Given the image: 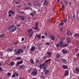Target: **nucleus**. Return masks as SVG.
I'll return each mask as SVG.
<instances>
[{
	"label": "nucleus",
	"mask_w": 79,
	"mask_h": 79,
	"mask_svg": "<svg viewBox=\"0 0 79 79\" xmlns=\"http://www.w3.org/2000/svg\"><path fill=\"white\" fill-rule=\"evenodd\" d=\"M45 63H44L43 64H42V66H45Z\"/></svg>",
	"instance_id": "61"
},
{
	"label": "nucleus",
	"mask_w": 79,
	"mask_h": 79,
	"mask_svg": "<svg viewBox=\"0 0 79 79\" xmlns=\"http://www.w3.org/2000/svg\"><path fill=\"white\" fill-rule=\"evenodd\" d=\"M35 50V48L34 46H32L31 47L30 50L31 52H33L34 50Z\"/></svg>",
	"instance_id": "12"
},
{
	"label": "nucleus",
	"mask_w": 79,
	"mask_h": 79,
	"mask_svg": "<svg viewBox=\"0 0 79 79\" xmlns=\"http://www.w3.org/2000/svg\"><path fill=\"white\" fill-rule=\"evenodd\" d=\"M9 30H10V32H14L16 30V27H15V25H12L9 27Z\"/></svg>",
	"instance_id": "2"
},
{
	"label": "nucleus",
	"mask_w": 79,
	"mask_h": 79,
	"mask_svg": "<svg viewBox=\"0 0 79 79\" xmlns=\"http://www.w3.org/2000/svg\"><path fill=\"white\" fill-rule=\"evenodd\" d=\"M73 18L75 20L76 19V15H73Z\"/></svg>",
	"instance_id": "36"
},
{
	"label": "nucleus",
	"mask_w": 79,
	"mask_h": 79,
	"mask_svg": "<svg viewBox=\"0 0 79 79\" xmlns=\"http://www.w3.org/2000/svg\"><path fill=\"white\" fill-rule=\"evenodd\" d=\"M43 5H44V6H46L48 5V2L47 1L44 0V3H43Z\"/></svg>",
	"instance_id": "10"
},
{
	"label": "nucleus",
	"mask_w": 79,
	"mask_h": 79,
	"mask_svg": "<svg viewBox=\"0 0 79 79\" xmlns=\"http://www.w3.org/2000/svg\"><path fill=\"white\" fill-rule=\"evenodd\" d=\"M60 4L61 5H64V4L63 3V2H60Z\"/></svg>",
	"instance_id": "56"
},
{
	"label": "nucleus",
	"mask_w": 79,
	"mask_h": 79,
	"mask_svg": "<svg viewBox=\"0 0 79 79\" xmlns=\"http://www.w3.org/2000/svg\"><path fill=\"white\" fill-rule=\"evenodd\" d=\"M19 43V41H18L14 43L13 45H17Z\"/></svg>",
	"instance_id": "29"
},
{
	"label": "nucleus",
	"mask_w": 79,
	"mask_h": 79,
	"mask_svg": "<svg viewBox=\"0 0 79 79\" xmlns=\"http://www.w3.org/2000/svg\"><path fill=\"white\" fill-rule=\"evenodd\" d=\"M59 46L60 44H59V43H57L56 45V47H59Z\"/></svg>",
	"instance_id": "47"
},
{
	"label": "nucleus",
	"mask_w": 79,
	"mask_h": 79,
	"mask_svg": "<svg viewBox=\"0 0 79 79\" xmlns=\"http://www.w3.org/2000/svg\"><path fill=\"white\" fill-rule=\"evenodd\" d=\"M65 22H67V20L66 19H65L64 21V23Z\"/></svg>",
	"instance_id": "58"
},
{
	"label": "nucleus",
	"mask_w": 79,
	"mask_h": 79,
	"mask_svg": "<svg viewBox=\"0 0 79 79\" xmlns=\"http://www.w3.org/2000/svg\"><path fill=\"white\" fill-rule=\"evenodd\" d=\"M26 66L25 65H22L21 66H20L19 68L20 69H24V68H25V67Z\"/></svg>",
	"instance_id": "15"
},
{
	"label": "nucleus",
	"mask_w": 79,
	"mask_h": 79,
	"mask_svg": "<svg viewBox=\"0 0 79 79\" xmlns=\"http://www.w3.org/2000/svg\"><path fill=\"white\" fill-rule=\"evenodd\" d=\"M56 57L57 58H58L60 57V54H57L56 55Z\"/></svg>",
	"instance_id": "33"
},
{
	"label": "nucleus",
	"mask_w": 79,
	"mask_h": 79,
	"mask_svg": "<svg viewBox=\"0 0 79 79\" xmlns=\"http://www.w3.org/2000/svg\"><path fill=\"white\" fill-rule=\"evenodd\" d=\"M19 13H21V14H22V15H25V13H24V11H19Z\"/></svg>",
	"instance_id": "28"
},
{
	"label": "nucleus",
	"mask_w": 79,
	"mask_h": 79,
	"mask_svg": "<svg viewBox=\"0 0 79 79\" xmlns=\"http://www.w3.org/2000/svg\"><path fill=\"white\" fill-rule=\"evenodd\" d=\"M8 51H9V52H12V51H13V49H8Z\"/></svg>",
	"instance_id": "40"
},
{
	"label": "nucleus",
	"mask_w": 79,
	"mask_h": 79,
	"mask_svg": "<svg viewBox=\"0 0 79 79\" xmlns=\"http://www.w3.org/2000/svg\"><path fill=\"white\" fill-rule=\"evenodd\" d=\"M14 52L16 54V55H18V54H21L22 53H23L24 52L23 50L22 49H19L18 50L15 49L14 51Z\"/></svg>",
	"instance_id": "1"
},
{
	"label": "nucleus",
	"mask_w": 79,
	"mask_h": 79,
	"mask_svg": "<svg viewBox=\"0 0 79 79\" xmlns=\"http://www.w3.org/2000/svg\"><path fill=\"white\" fill-rule=\"evenodd\" d=\"M48 21L51 23H52V19H49L48 20Z\"/></svg>",
	"instance_id": "45"
},
{
	"label": "nucleus",
	"mask_w": 79,
	"mask_h": 79,
	"mask_svg": "<svg viewBox=\"0 0 79 79\" xmlns=\"http://www.w3.org/2000/svg\"><path fill=\"white\" fill-rule=\"evenodd\" d=\"M59 26H63V25H64V23H63L62 22L60 23H59Z\"/></svg>",
	"instance_id": "35"
},
{
	"label": "nucleus",
	"mask_w": 79,
	"mask_h": 79,
	"mask_svg": "<svg viewBox=\"0 0 79 79\" xmlns=\"http://www.w3.org/2000/svg\"><path fill=\"white\" fill-rule=\"evenodd\" d=\"M41 37L42 39H44V35L42 36Z\"/></svg>",
	"instance_id": "64"
},
{
	"label": "nucleus",
	"mask_w": 79,
	"mask_h": 79,
	"mask_svg": "<svg viewBox=\"0 0 79 79\" xmlns=\"http://www.w3.org/2000/svg\"><path fill=\"white\" fill-rule=\"evenodd\" d=\"M45 34L46 37H47V36H48V33H47L45 32Z\"/></svg>",
	"instance_id": "57"
},
{
	"label": "nucleus",
	"mask_w": 79,
	"mask_h": 79,
	"mask_svg": "<svg viewBox=\"0 0 79 79\" xmlns=\"http://www.w3.org/2000/svg\"><path fill=\"white\" fill-rule=\"evenodd\" d=\"M43 58V60H46V59H47V57L45 56H44Z\"/></svg>",
	"instance_id": "52"
},
{
	"label": "nucleus",
	"mask_w": 79,
	"mask_h": 79,
	"mask_svg": "<svg viewBox=\"0 0 79 79\" xmlns=\"http://www.w3.org/2000/svg\"><path fill=\"white\" fill-rule=\"evenodd\" d=\"M24 38H22L21 41H24Z\"/></svg>",
	"instance_id": "59"
},
{
	"label": "nucleus",
	"mask_w": 79,
	"mask_h": 79,
	"mask_svg": "<svg viewBox=\"0 0 79 79\" xmlns=\"http://www.w3.org/2000/svg\"><path fill=\"white\" fill-rule=\"evenodd\" d=\"M59 30L60 32H62V31H63V28H59Z\"/></svg>",
	"instance_id": "43"
},
{
	"label": "nucleus",
	"mask_w": 79,
	"mask_h": 79,
	"mask_svg": "<svg viewBox=\"0 0 79 79\" xmlns=\"http://www.w3.org/2000/svg\"><path fill=\"white\" fill-rule=\"evenodd\" d=\"M19 1H18V2L15 3V4H16V5L19 4Z\"/></svg>",
	"instance_id": "55"
},
{
	"label": "nucleus",
	"mask_w": 79,
	"mask_h": 79,
	"mask_svg": "<svg viewBox=\"0 0 79 79\" xmlns=\"http://www.w3.org/2000/svg\"><path fill=\"white\" fill-rule=\"evenodd\" d=\"M51 39L52 40H55V37L53 35H51Z\"/></svg>",
	"instance_id": "17"
},
{
	"label": "nucleus",
	"mask_w": 79,
	"mask_h": 79,
	"mask_svg": "<svg viewBox=\"0 0 79 79\" xmlns=\"http://www.w3.org/2000/svg\"><path fill=\"white\" fill-rule=\"evenodd\" d=\"M11 74L10 73H7V75H8V76H11Z\"/></svg>",
	"instance_id": "54"
},
{
	"label": "nucleus",
	"mask_w": 79,
	"mask_h": 79,
	"mask_svg": "<svg viewBox=\"0 0 79 79\" xmlns=\"http://www.w3.org/2000/svg\"><path fill=\"white\" fill-rule=\"evenodd\" d=\"M30 61L33 64H35V63H34V60L33 59H31L30 60Z\"/></svg>",
	"instance_id": "23"
},
{
	"label": "nucleus",
	"mask_w": 79,
	"mask_h": 79,
	"mask_svg": "<svg viewBox=\"0 0 79 79\" xmlns=\"http://www.w3.org/2000/svg\"><path fill=\"white\" fill-rule=\"evenodd\" d=\"M64 3L65 4V5L66 6H68V3L67 1L64 0Z\"/></svg>",
	"instance_id": "22"
},
{
	"label": "nucleus",
	"mask_w": 79,
	"mask_h": 79,
	"mask_svg": "<svg viewBox=\"0 0 79 79\" xmlns=\"http://www.w3.org/2000/svg\"><path fill=\"white\" fill-rule=\"evenodd\" d=\"M22 58L20 57H17L16 58V60H22Z\"/></svg>",
	"instance_id": "25"
},
{
	"label": "nucleus",
	"mask_w": 79,
	"mask_h": 79,
	"mask_svg": "<svg viewBox=\"0 0 79 79\" xmlns=\"http://www.w3.org/2000/svg\"><path fill=\"white\" fill-rule=\"evenodd\" d=\"M15 74H16V76H18V73H16Z\"/></svg>",
	"instance_id": "63"
},
{
	"label": "nucleus",
	"mask_w": 79,
	"mask_h": 79,
	"mask_svg": "<svg viewBox=\"0 0 79 79\" xmlns=\"http://www.w3.org/2000/svg\"><path fill=\"white\" fill-rule=\"evenodd\" d=\"M67 43L68 44H69L70 43H71V40L69 39V38H67Z\"/></svg>",
	"instance_id": "16"
},
{
	"label": "nucleus",
	"mask_w": 79,
	"mask_h": 79,
	"mask_svg": "<svg viewBox=\"0 0 79 79\" xmlns=\"http://www.w3.org/2000/svg\"><path fill=\"white\" fill-rule=\"evenodd\" d=\"M37 73H38V71L37 69H34L31 73V74L32 76H36V75H37Z\"/></svg>",
	"instance_id": "3"
},
{
	"label": "nucleus",
	"mask_w": 79,
	"mask_h": 79,
	"mask_svg": "<svg viewBox=\"0 0 79 79\" xmlns=\"http://www.w3.org/2000/svg\"><path fill=\"white\" fill-rule=\"evenodd\" d=\"M51 59H48L47 60H46L45 62V63H47V62H48V61H49L51 60Z\"/></svg>",
	"instance_id": "49"
},
{
	"label": "nucleus",
	"mask_w": 79,
	"mask_h": 79,
	"mask_svg": "<svg viewBox=\"0 0 79 79\" xmlns=\"http://www.w3.org/2000/svg\"><path fill=\"white\" fill-rule=\"evenodd\" d=\"M19 16L20 18H21V19H20L21 21H24V20L25 19V18L24 16L21 15H19Z\"/></svg>",
	"instance_id": "8"
},
{
	"label": "nucleus",
	"mask_w": 79,
	"mask_h": 79,
	"mask_svg": "<svg viewBox=\"0 0 79 79\" xmlns=\"http://www.w3.org/2000/svg\"><path fill=\"white\" fill-rule=\"evenodd\" d=\"M34 34V32L32 31L31 32L29 33L28 34V36L29 37H31Z\"/></svg>",
	"instance_id": "5"
},
{
	"label": "nucleus",
	"mask_w": 79,
	"mask_h": 79,
	"mask_svg": "<svg viewBox=\"0 0 79 79\" xmlns=\"http://www.w3.org/2000/svg\"><path fill=\"white\" fill-rule=\"evenodd\" d=\"M74 36L75 37H79V33L75 34Z\"/></svg>",
	"instance_id": "20"
},
{
	"label": "nucleus",
	"mask_w": 79,
	"mask_h": 79,
	"mask_svg": "<svg viewBox=\"0 0 79 79\" xmlns=\"http://www.w3.org/2000/svg\"><path fill=\"white\" fill-rule=\"evenodd\" d=\"M38 26H39V23L38 22H36L35 23V27L34 28V29H35V30H37L38 29Z\"/></svg>",
	"instance_id": "4"
},
{
	"label": "nucleus",
	"mask_w": 79,
	"mask_h": 79,
	"mask_svg": "<svg viewBox=\"0 0 79 79\" xmlns=\"http://www.w3.org/2000/svg\"><path fill=\"white\" fill-rule=\"evenodd\" d=\"M40 69H42V64H40Z\"/></svg>",
	"instance_id": "39"
},
{
	"label": "nucleus",
	"mask_w": 79,
	"mask_h": 79,
	"mask_svg": "<svg viewBox=\"0 0 79 79\" xmlns=\"http://www.w3.org/2000/svg\"><path fill=\"white\" fill-rule=\"evenodd\" d=\"M1 37H3L4 36H5V34H2L0 35Z\"/></svg>",
	"instance_id": "42"
},
{
	"label": "nucleus",
	"mask_w": 79,
	"mask_h": 79,
	"mask_svg": "<svg viewBox=\"0 0 79 79\" xmlns=\"http://www.w3.org/2000/svg\"><path fill=\"white\" fill-rule=\"evenodd\" d=\"M29 15H31V16H32V17H33V16H34L32 12L31 14H30Z\"/></svg>",
	"instance_id": "41"
},
{
	"label": "nucleus",
	"mask_w": 79,
	"mask_h": 79,
	"mask_svg": "<svg viewBox=\"0 0 79 79\" xmlns=\"http://www.w3.org/2000/svg\"><path fill=\"white\" fill-rule=\"evenodd\" d=\"M60 44L61 47H62L63 46V41H61L60 42Z\"/></svg>",
	"instance_id": "27"
},
{
	"label": "nucleus",
	"mask_w": 79,
	"mask_h": 79,
	"mask_svg": "<svg viewBox=\"0 0 79 79\" xmlns=\"http://www.w3.org/2000/svg\"><path fill=\"white\" fill-rule=\"evenodd\" d=\"M8 13H11V14H15V13L14 12H13V11H12L11 10H9Z\"/></svg>",
	"instance_id": "21"
},
{
	"label": "nucleus",
	"mask_w": 79,
	"mask_h": 79,
	"mask_svg": "<svg viewBox=\"0 0 79 79\" xmlns=\"http://www.w3.org/2000/svg\"><path fill=\"white\" fill-rule=\"evenodd\" d=\"M37 6H39V7H40V6H41V4L38 3L37 5Z\"/></svg>",
	"instance_id": "37"
},
{
	"label": "nucleus",
	"mask_w": 79,
	"mask_h": 79,
	"mask_svg": "<svg viewBox=\"0 0 79 79\" xmlns=\"http://www.w3.org/2000/svg\"><path fill=\"white\" fill-rule=\"evenodd\" d=\"M43 69L44 70H46V69H47V68L46 67L43 66Z\"/></svg>",
	"instance_id": "38"
},
{
	"label": "nucleus",
	"mask_w": 79,
	"mask_h": 79,
	"mask_svg": "<svg viewBox=\"0 0 79 79\" xmlns=\"http://www.w3.org/2000/svg\"><path fill=\"white\" fill-rule=\"evenodd\" d=\"M62 51L63 53H64V54H66L68 53V51H66L64 50V49H62Z\"/></svg>",
	"instance_id": "18"
},
{
	"label": "nucleus",
	"mask_w": 79,
	"mask_h": 79,
	"mask_svg": "<svg viewBox=\"0 0 79 79\" xmlns=\"http://www.w3.org/2000/svg\"><path fill=\"white\" fill-rule=\"evenodd\" d=\"M15 76H16V74H13L12 76V77H15Z\"/></svg>",
	"instance_id": "46"
},
{
	"label": "nucleus",
	"mask_w": 79,
	"mask_h": 79,
	"mask_svg": "<svg viewBox=\"0 0 79 79\" xmlns=\"http://www.w3.org/2000/svg\"><path fill=\"white\" fill-rule=\"evenodd\" d=\"M69 74V72H68V71L67 70H66L65 71L64 74L65 76H68Z\"/></svg>",
	"instance_id": "14"
},
{
	"label": "nucleus",
	"mask_w": 79,
	"mask_h": 79,
	"mask_svg": "<svg viewBox=\"0 0 79 79\" xmlns=\"http://www.w3.org/2000/svg\"><path fill=\"white\" fill-rule=\"evenodd\" d=\"M27 5H29V6H31V3L30 2H28L27 3Z\"/></svg>",
	"instance_id": "50"
},
{
	"label": "nucleus",
	"mask_w": 79,
	"mask_h": 79,
	"mask_svg": "<svg viewBox=\"0 0 79 79\" xmlns=\"http://www.w3.org/2000/svg\"><path fill=\"white\" fill-rule=\"evenodd\" d=\"M45 45H50V43L49 42L48 43H46L45 44Z\"/></svg>",
	"instance_id": "53"
},
{
	"label": "nucleus",
	"mask_w": 79,
	"mask_h": 79,
	"mask_svg": "<svg viewBox=\"0 0 79 79\" xmlns=\"http://www.w3.org/2000/svg\"><path fill=\"white\" fill-rule=\"evenodd\" d=\"M62 68L64 69H66L68 68V67L67 65H63L62 66Z\"/></svg>",
	"instance_id": "7"
},
{
	"label": "nucleus",
	"mask_w": 79,
	"mask_h": 79,
	"mask_svg": "<svg viewBox=\"0 0 79 79\" xmlns=\"http://www.w3.org/2000/svg\"><path fill=\"white\" fill-rule=\"evenodd\" d=\"M37 37L39 39H40V38H41V35H37Z\"/></svg>",
	"instance_id": "26"
},
{
	"label": "nucleus",
	"mask_w": 79,
	"mask_h": 79,
	"mask_svg": "<svg viewBox=\"0 0 79 79\" xmlns=\"http://www.w3.org/2000/svg\"><path fill=\"white\" fill-rule=\"evenodd\" d=\"M76 72H77V73H78V72L79 71V68L76 69Z\"/></svg>",
	"instance_id": "34"
},
{
	"label": "nucleus",
	"mask_w": 79,
	"mask_h": 79,
	"mask_svg": "<svg viewBox=\"0 0 79 79\" xmlns=\"http://www.w3.org/2000/svg\"><path fill=\"white\" fill-rule=\"evenodd\" d=\"M30 10V8L29 7H26L25 8V10Z\"/></svg>",
	"instance_id": "48"
},
{
	"label": "nucleus",
	"mask_w": 79,
	"mask_h": 79,
	"mask_svg": "<svg viewBox=\"0 0 79 79\" xmlns=\"http://www.w3.org/2000/svg\"><path fill=\"white\" fill-rule=\"evenodd\" d=\"M15 62L14 61L11 62L10 64V65L11 66H13L14 65H15Z\"/></svg>",
	"instance_id": "11"
},
{
	"label": "nucleus",
	"mask_w": 79,
	"mask_h": 79,
	"mask_svg": "<svg viewBox=\"0 0 79 79\" xmlns=\"http://www.w3.org/2000/svg\"><path fill=\"white\" fill-rule=\"evenodd\" d=\"M43 71L44 72H45L44 74H47L49 72H50V70H43Z\"/></svg>",
	"instance_id": "6"
},
{
	"label": "nucleus",
	"mask_w": 79,
	"mask_h": 79,
	"mask_svg": "<svg viewBox=\"0 0 79 79\" xmlns=\"http://www.w3.org/2000/svg\"><path fill=\"white\" fill-rule=\"evenodd\" d=\"M68 44L66 43L64 44L62 46V47L64 48V47H68Z\"/></svg>",
	"instance_id": "19"
},
{
	"label": "nucleus",
	"mask_w": 79,
	"mask_h": 79,
	"mask_svg": "<svg viewBox=\"0 0 79 79\" xmlns=\"http://www.w3.org/2000/svg\"><path fill=\"white\" fill-rule=\"evenodd\" d=\"M23 63V60H20V61L19 62H17V64H16V66H18L19 64H21Z\"/></svg>",
	"instance_id": "13"
},
{
	"label": "nucleus",
	"mask_w": 79,
	"mask_h": 79,
	"mask_svg": "<svg viewBox=\"0 0 79 79\" xmlns=\"http://www.w3.org/2000/svg\"><path fill=\"white\" fill-rule=\"evenodd\" d=\"M46 53H47V54L49 56H50L51 55H52V52H47Z\"/></svg>",
	"instance_id": "24"
},
{
	"label": "nucleus",
	"mask_w": 79,
	"mask_h": 79,
	"mask_svg": "<svg viewBox=\"0 0 79 79\" xmlns=\"http://www.w3.org/2000/svg\"><path fill=\"white\" fill-rule=\"evenodd\" d=\"M35 61L36 63H38V62H39V60H36Z\"/></svg>",
	"instance_id": "62"
},
{
	"label": "nucleus",
	"mask_w": 79,
	"mask_h": 79,
	"mask_svg": "<svg viewBox=\"0 0 79 79\" xmlns=\"http://www.w3.org/2000/svg\"><path fill=\"white\" fill-rule=\"evenodd\" d=\"M77 46H79V41H77Z\"/></svg>",
	"instance_id": "44"
},
{
	"label": "nucleus",
	"mask_w": 79,
	"mask_h": 79,
	"mask_svg": "<svg viewBox=\"0 0 79 79\" xmlns=\"http://www.w3.org/2000/svg\"><path fill=\"white\" fill-rule=\"evenodd\" d=\"M67 34L68 35H72V33H71V32L70 31H67Z\"/></svg>",
	"instance_id": "9"
},
{
	"label": "nucleus",
	"mask_w": 79,
	"mask_h": 79,
	"mask_svg": "<svg viewBox=\"0 0 79 79\" xmlns=\"http://www.w3.org/2000/svg\"><path fill=\"white\" fill-rule=\"evenodd\" d=\"M61 6H62V8L63 9V10H64V8H65V7H64V4L63 5H62Z\"/></svg>",
	"instance_id": "30"
},
{
	"label": "nucleus",
	"mask_w": 79,
	"mask_h": 79,
	"mask_svg": "<svg viewBox=\"0 0 79 79\" xmlns=\"http://www.w3.org/2000/svg\"><path fill=\"white\" fill-rule=\"evenodd\" d=\"M76 53H77V52H78V49H76Z\"/></svg>",
	"instance_id": "60"
},
{
	"label": "nucleus",
	"mask_w": 79,
	"mask_h": 79,
	"mask_svg": "<svg viewBox=\"0 0 79 79\" xmlns=\"http://www.w3.org/2000/svg\"><path fill=\"white\" fill-rule=\"evenodd\" d=\"M41 78L42 79H45V77L44 76V75H42L41 77Z\"/></svg>",
	"instance_id": "51"
},
{
	"label": "nucleus",
	"mask_w": 79,
	"mask_h": 79,
	"mask_svg": "<svg viewBox=\"0 0 79 79\" xmlns=\"http://www.w3.org/2000/svg\"><path fill=\"white\" fill-rule=\"evenodd\" d=\"M62 60L63 63H66V60L64 59H63Z\"/></svg>",
	"instance_id": "32"
},
{
	"label": "nucleus",
	"mask_w": 79,
	"mask_h": 79,
	"mask_svg": "<svg viewBox=\"0 0 79 79\" xmlns=\"http://www.w3.org/2000/svg\"><path fill=\"white\" fill-rule=\"evenodd\" d=\"M31 31H32V29L31 28L30 30H28L27 31V32H31Z\"/></svg>",
	"instance_id": "31"
}]
</instances>
